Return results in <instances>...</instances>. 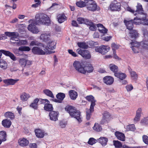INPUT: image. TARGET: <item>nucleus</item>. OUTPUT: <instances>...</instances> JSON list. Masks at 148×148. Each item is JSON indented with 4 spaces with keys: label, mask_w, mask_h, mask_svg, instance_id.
<instances>
[{
    "label": "nucleus",
    "mask_w": 148,
    "mask_h": 148,
    "mask_svg": "<svg viewBox=\"0 0 148 148\" xmlns=\"http://www.w3.org/2000/svg\"><path fill=\"white\" fill-rule=\"evenodd\" d=\"M65 109L72 117L76 119L79 123H81L82 121V119L80 117V112L75 109V107L72 106H67Z\"/></svg>",
    "instance_id": "1"
},
{
    "label": "nucleus",
    "mask_w": 148,
    "mask_h": 148,
    "mask_svg": "<svg viewBox=\"0 0 148 148\" xmlns=\"http://www.w3.org/2000/svg\"><path fill=\"white\" fill-rule=\"evenodd\" d=\"M35 19L37 22L36 24L48 25L50 22L49 17L44 14H37L35 16Z\"/></svg>",
    "instance_id": "2"
},
{
    "label": "nucleus",
    "mask_w": 148,
    "mask_h": 148,
    "mask_svg": "<svg viewBox=\"0 0 148 148\" xmlns=\"http://www.w3.org/2000/svg\"><path fill=\"white\" fill-rule=\"evenodd\" d=\"M41 47H34L32 49V51L34 54L39 55H45L47 52V48H46L43 44H40Z\"/></svg>",
    "instance_id": "3"
},
{
    "label": "nucleus",
    "mask_w": 148,
    "mask_h": 148,
    "mask_svg": "<svg viewBox=\"0 0 148 148\" xmlns=\"http://www.w3.org/2000/svg\"><path fill=\"white\" fill-rule=\"evenodd\" d=\"M142 31L145 38L144 40L140 42V45L143 48L148 49V32L146 29L144 28L142 29Z\"/></svg>",
    "instance_id": "4"
},
{
    "label": "nucleus",
    "mask_w": 148,
    "mask_h": 148,
    "mask_svg": "<svg viewBox=\"0 0 148 148\" xmlns=\"http://www.w3.org/2000/svg\"><path fill=\"white\" fill-rule=\"evenodd\" d=\"M73 66L75 70L78 72L82 74L84 72V66L82 63L80 61H75L73 64Z\"/></svg>",
    "instance_id": "5"
},
{
    "label": "nucleus",
    "mask_w": 148,
    "mask_h": 148,
    "mask_svg": "<svg viewBox=\"0 0 148 148\" xmlns=\"http://www.w3.org/2000/svg\"><path fill=\"white\" fill-rule=\"evenodd\" d=\"M109 9L112 11H119L121 10V4L115 1H112L109 6Z\"/></svg>",
    "instance_id": "6"
},
{
    "label": "nucleus",
    "mask_w": 148,
    "mask_h": 148,
    "mask_svg": "<svg viewBox=\"0 0 148 148\" xmlns=\"http://www.w3.org/2000/svg\"><path fill=\"white\" fill-rule=\"evenodd\" d=\"M19 64L22 68L29 67L32 64V61L25 58H21L19 60Z\"/></svg>",
    "instance_id": "7"
},
{
    "label": "nucleus",
    "mask_w": 148,
    "mask_h": 148,
    "mask_svg": "<svg viewBox=\"0 0 148 148\" xmlns=\"http://www.w3.org/2000/svg\"><path fill=\"white\" fill-rule=\"evenodd\" d=\"M137 9L135 11L134 10L132 9L130 7H128L127 8V10L129 12H131L133 13L135 15H137V13H139V14L141 13H142L143 11L142 5L139 3L137 4V5L136 6Z\"/></svg>",
    "instance_id": "8"
},
{
    "label": "nucleus",
    "mask_w": 148,
    "mask_h": 148,
    "mask_svg": "<svg viewBox=\"0 0 148 148\" xmlns=\"http://www.w3.org/2000/svg\"><path fill=\"white\" fill-rule=\"evenodd\" d=\"M110 48L108 46L103 45L100 47H96L95 48V50L96 51L104 55L109 51Z\"/></svg>",
    "instance_id": "9"
},
{
    "label": "nucleus",
    "mask_w": 148,
    "mask_h": 148,
    "mask_svg": "<svg viewBox=\"0 0 148 148\" xmlns=\"http://www.w3.org/2000/svg\"><path fill=\"white\" fill-rule=\"evenodd\" d=\"M29 22L31 23L27 27V29L29 31L32 33L35 34H37L39 32V30L37 27L34 24H33L34 23L33 20H30Z\"/></svg>",
    "instance_id": "10"
},
{
    "label": "nucleus",
    "mask_w": 148,
    "mask_h": 148,
    "mask_svg": "<svg viewBox=\"0 0 148 148\" xmlns=\"http://www.w3.org/2000/svg\"><path fill=\"white\" fill-rule=\"evenodd\" d=\"M86 7L88 10L91 11H95L97 9V5L94 1L92 0H88Z\"/></svg>",
    "instance_id": "11"
},
{
    "label": "nucleus",
    "mask_w": 148,
    "mask_h": 148,
    "mask_svg": "<svg viewBox=\"0 0 148 148\" xmlns=\"http://www.w3.org/2000/svg\"><path fill=\"white\" fill-rule=\"evenodd\" d=\"M76 51L79 54L85 58L89 59L91 57L90 54L88 50H82L79 48Z\"/></svg>",
    "instance_id": "12"
},
{
    "label": "nucleus",
    "mask_w": 148,
    "mask_h": 148,
    "mask_svg": "<svg viewBox=\"0 0 148 148\" xmlns=\"http://www.w3.org/2000/svg\"><path fill=\"white\" fill-rule=\"evenodd\" d=\"M2 53L6 56H9L13 61H16V57L12 53L9 51H6L2 49L0 50V59L1 57Z\"/></svg>",
    "instance_id": "13"
},
{
    "label": "nucleus",
    "mask_w": 148,
    "mask_h": 148,
    "mask_svg": "<svg viewBox=\"0 0 148 148\" xmlns=\"http://www.w3.org/2000/svg\"><path fill=\"white\" fill-rule=\"evenodd\" d=\"M50 34L48 32H42L40 36V39L43 41L47 42L50 40Z\"/></svg>",
    "instance_id": "14"
},
{
    "label": "nucleus",
    "mask_w": 148,
    "mask_h": 148,
    "mask_svg": "<svg viewBox=\"0 0 148 148\" xmlns=\"http://www.w3.org/2000/svg\"><path fill=\"white\" fill-rule=\"evenodd\" d=\"M102 119L101 121V124H103L108 122L110 119V115L109 112L105 111L103 113Z\"/></svg>",
    "instance_id": "15"
},
{
    "label": "nucleus",
    "mask_w": 148,
    "mask_h": 148,
    "mask_svg": "<svg viewBox=\"0 0 148 148\" xmlns=\"http://www.w3.org/2000/svg\"><path fill=\"white\" fill-rule=\"evenodd\" d=\"M130 44L132 45L131 47L132 50L134 53H138L139 51V47L140 44L139 42L136 41H134L130 42Z\"/></svg>",
    "instance_id": "16"
},
{
    "label": "nucleus",
    "mask_w": 148,
    "mask_h": 148,
    "mask_svg": "<svg viewBox=\"0 0 148 148\" xmlns=\"http://www.w3.org/2000/svg\"><path fill=\"white\" fill-rule=\"evenodd\" d=\"M42 102H45L46 103L45 104L44 108L45 110L48 111H50L53 110V107L51 104H50V101L47 99H43L42 100Z\"/></svg>",
    "instance_id": "17"
},
{
    "label": "nucleus",
    "mask_w": 148,
    "mask_h": 148,
    "mask_svg": "<svg viewBox=\"0 0 148 148\" xmlns=\"http://www.w3.org/2000/svg\"><path fill=\"white\" fill-rule=\"evenodd\" d=\"M114 78L110 76H107L103 78V82L107 85H111L114 82Z\"/></svg>",
    "instance_id": "18"
},
{
    "label": "nucleus",
    "mask_w": 148,
    "mask_h": 148,
    "mask_svg": "<svg viewBox=\"0 0 148 148\" xmlns=\"http://www.w3.org/2000/svg\"><path fill=\"white\" fill-rule=\"evenodd\" d=\"M59 113L57 111H52L49 114L50 119L51 121H56L58 120Z\"/></svg>",
    "instance_id": "19"
},
{
    "label": "nucleus",
    "mask_w": 148,
    "mask_h": 148,
    "mask_svg": "<svg viewBox=\"0 0 148 148\" xmlns=\"http://www.w3.org/2000/svg\"><path fill=\"white\" fill-rule=\"evenodd\" d=\"M136 17L134 18L133 20L134 23L135 24L139 25L142 24L143 21V16L140 15L139 13H137Z\"/></svg>",
    "instance_id": "20"
},
{
    "label": "nucleus",
    "mask_w": 148,
    "mask_h": 148,
    "mask_svg": "<svg viewBox=\"0 0 148 148\" xmlns=\"http://www.w3.org/2000/svg\"><path fill=\"white\" fill-rule=\"evenodd\" d=\"M35 132L36 136L38 138H42L45 135H47V134L45 133L44 130L40 129L35 130Z\"/></svg>",
    "instance_id": "21"
},
{
    "label": "nucleus",
    "mask_w": 148,
    "mask_h": 148,
    "mask_svg": "<svg viewBox=\"0 0 148 148\" xmlns=\"http://www.w3.org/2000/svg\"><path fill=\"white\" fill-rule=\"evenodd\" d=\"M86 98L88 101L91 102L90 107L91 110H92L95 105V102L96 101L94 97L92 95H89L87 96Z\"/></svg>",
    "instance_id": "22"
},
{
    "label": "nucleus",
    "mask_w": 148,
    "mask_h": 148,
    "mask_svg": "<svg viewBox=\"0 0 148 148\" xmlns=\"http://www.w3.org/2000/svg\"><path fill=\"white\" fill-rule=\"evenodd\" d=\"M18 80V79H8L3 80V82L7 86L13 85Z\"/></svg>",
    "instance_id": "23"
},
{
    "label": "nucleus",
    "mask_w": 148,
    "mask_h": 148,
    "mask_svg": "<svg viewBox=\"0 0 148 148\" xmlns=\"http://www.w3.org/2000/svg\"><path fill=\"white\" fill-rule=\"evenodd\" d=\"M84 72L82 73L83 74H85L86 73H90L92 72L93 68L91 64H87L86 66H84Z\"/></svg>",
    "instance_id": "24"
},
{
    "label": "nucleus",
    "mask_w": 148,
    "mask_h": 148,
    "mask_svg": "<svg viewBox=\"0 0 148 148\" xmlns=\"http://www.w3.org/2000/svg\"><path fill=\"white\" fill-rule=\"evenodd\" d=\"M133 22L132 20L130 21H127L126 20H124V23L126 26L127 29L130 31L132 30L134 26Z\"/></svg>",
    "instance_id": "25"
},
{
    "label": "nucleus",
    "mask_w": 148,
    "mask_h": 148,
    "mask_svg": "<svg viewBox=\"0 0 148 148\" xmlns=\"http://www.w3.org/2000/svg\"><path fill=\"white\" fill-rule=\"evenodd\" d=\"M97 26L98 27V30L100 33L103 34H106L107 33L108 30V29L104 27L102 24H97Z\"/></svg>",
    "instance_id": "26"
},
{
    "label": "nucleus",
    "mask_w": 148,
    "mask_h": 148,
    "mask_svg": "<svg viewBox=\"0 0 148 148\" xmlns=\"http://www.w3.org/2000/svg\"><path fill=\"white\" fill-rule=\"evenodd\" d=\"M58 21L59 23H62L67 20V18L64 13L61 14L57 16Z\"/></svg>",
    "instance_id": "27"
},
{
    "label": "nucleus",
    "mask_w": 148,
    "mask_h": 148,
    "mask_svg": "<svg viewBox=\"0 0 148 148\" xmlns=\"http://www.w3.org/2000/svg\"><path fill=\"white\" fill-rule=\"evenodd\" d=\"M69 95L70 98L72 100H75L77 97V92L74 90H71L69 92Z\"/></svg>",
    "instance_id": "28"
},
{
    "label": "nucleus",
    "mask_w": 148,
    "mask_h": 148,
    "mask_svg": "<svg viewBox=\"0 0 148 148\" xmlns=\"http://www.w3.org/2000/svg\"><path fill=\"white\" fill-rule=\"evenodd\" d=\"M12 124L11 121L8 119H5L3 120L2 121V124L5 127L9 128Z\"/></svg>",
    "instance_id": "29"
},
{
    "label": "nucleus",
    "mask_w": 148,
    "mask_h": 148,
    "mask_svg": "<svg viewBox=\"0 0 148 148\" xmlns=\"http://www.w3.org/2000/svg\"><path fill=\"white\" fill-rule=\"evenodd\" d=\"M115 135L118 139L122 141L125 140V136L124 134L118 132L115 133Z\"/></svg>",
    "instance_id": "30"
},
{
    "label": "nucleus",
    "mask_w": 148,
    "mask_h": 148,
    "mask_svg": "<svg viewBox=\"0 0 148 148\" xmlns=\"http://www.w3.org/2000/svg\"><path fill=\"white\" fill-rule=\"evenodd\" d=\"M18 143L19 145L22 147H25L27 146L29 144V141L25 138L20 139Z\"/></svg>",
    "instance_id": "31"
},
{
    "label": "nucleus",
    "mask_w": 148,
    "mask_h": 148,
    "mask_svg": "<svg viewBox=\"0 0 148 148\" xmlns=\"http://www.w3.org/2000/svg\"><path fill=\"white\" fill-rule=\"evenodd\" d=\"M108 139L105 137H101L97 139V142L100 143L103 146H105L107 144Z\"/></svg>",
    "instance_id": "32"
},
{
    "label": "nucleus",
    "mask_w": 148,
    "mask_h": 148,
    "mask_svg": "<svg viewBox=\"0 0 148 148\" xmlns=\"http://www.w3.org/2000/svg\"><path fill=\"white\" fill-rule=\"evenodd\" d=\"M39 99L38 98L35 99L33 102L30 104L29 106L34 109H37L38 107V103Z\"/></svg>",
    "instance_id": "33"
},
{
    "label": "nucleus",
    "mask_w": 148,
    "mask_h": 148,
    "mask_svg": "<svg viewBox=\"0 0 148 148\" xmlns=\"http://www.w3.org/2000/svg\"><path fill=\"white\" fill-rule=\"evenodd\" d=\"M130 36L133 39H135L138 36V33L137 31L135 30H132L130 32Z\"/></svg>",
    "instance_id": "34"
},
{
    "label": "nucleus",
    "mask_w": 148,
    "mask_h": 148,
    "mask_svg": "<svg viewBox=\"0 0 148 148\" xmlns=\"http://www.w3.org/2000/svg\"><path fill=\"white\" fill-rule=\"evenodd\" d=\"M77 21L79 24H86V25L89 24V21L86 19L79 17L77 18Z\"/></svg>",
    "instance_id": "35"
},
{
    "label": "nucleus",
    "mask_w": 148,
    "mask_h": 148,
    "mask_svg": "<svg viewBox=\"0 0 148 148\" xmlns=\"http://www.w3.org/2000/svg\"><path fill=\"white\" fill-rule=\"evenodd\" d=\"M30 97V95L25 92H23L20 95L21 100L23 101H27Z\"/></svg>",
    "instance_id": "36"
},
{
    "label": "nucleus",
    "mask_w": 148,
    "mask_h": 148,
    "mask_svg": "<svg viewBox=\"0 0 148 148\" xmlns=\"http://www.w3.org/2000/svg\"><path fill=\"white\" fill-rule=\"evenodd\" d=\"M114 75L115 77L121 80L125 79L127 77V75L125 73H122L117 72V73H115Z\"/></svg>",
    "instance_id": "37"
},
{
    "label": "nucleus",
    "mask_w": 148,
    "mask_h": 148,
    "mask_svg": "<svg viewBox=\"0 0 148 148\" xmlns=\"http://www.w3.org/2000/svg\"><path fill=\"white\" fill-rule=\"evenodd\" d=\"M108 67L110 70L114 73H117L118 71V66L113 64H110Z\"/></svg>",
    "instance_id": "38"
},
{
    "label": "nucleus",
    "mask_w": 148,
    "mask_h": 148,
    "mask_svg": "<svg viewBox=\"0 0 148 148\" xmlns=\"http://www.w3.org/2000/svg\"><path fill=\"white\" fill-rule=\"evenodd\" d=\"M56 43L53 41L49 42L47 45V46L46 47L47 48V51L48 50V49H49L52 50L54 49L56 47Z\"/></svg>",
    "instance_id": "39"
},
{
    "label": "nucleus",
    "mask_w": 148,
    "mask_h": 148,
    "mask_svg": "<svg viewBox=\"0 0 148 148\" xmlns=\"http://www.w3.org/2000/svg\"><path fill=\"white\" fill-rule=\"evenodd\" d=\"M88 0H85L84 1L80 0L76 2V4L77 6L80 8H83L86 6Z\"/></svg>",
    "instance_id": "40"
},
{
    "label": "nucleus",
    "mask_w": 148,
    "mask_h": 148,
    "mask_svg": "<svg viewBox=\"0 0 148 148\" xmlns=\"http://www.w3.org/2000/svg\"><path fill=\"white\" fill-rule=\"evenodd\" d=\"M4 116L6 118H9L11 120L14 119V115L13 113L11 112H7L5 113Z\"/></svg>",
    "instance_id": "41"
},
{
    "label": "nucleus",
    "mask_w": 148,
    "mask_h": 148,
    "mask_svg": "<svg viewBox=\"0 0 148 148\" xmlns=\"http://www.w3.org/2000/svg\"><path fill=\"white\" fill-rule=\"evenodd\" d=\"M43 92L47 96L52 98H54V96L52 92L49 89H44L43 90Z\"/></svg>",
    "instance_id": "42"
},
{
    "label": "nucleus",
    "mask_w": 148,
    "mask_h": 148,
    "mask_svg": "<svg viewBox=\"0 0 148 148\" xmlns=\"http://www.w3.org/2000/svg\"><path fill=\"white\" fill-rule=\"evenodd\" d=\"M128 69L131 76L132 79L134 81L136 80L138 78L137 74H136L135 72L132 71V70H130L129 68Z\"/></svg>",
    "instance_id": "43"
},
{
    "label": "nucleus",
    "mask_w": 148,
    "mask_h": 148,
    "mask_svg": "<svg viewBox=\"0 0 148 148\" xmlns=\"http://www.w3.org/2000/svg\"><path fill=\"white\" fill-rule=\"evenodd\" d=\"M8 65L6 61L3 59L0 60V67L5 70L7 68Z\"/></svg>",
    "instance_id": "44"
},
{
    "label": "nucleus",
    "mask_w": 148,
    "mask_h": 148,
    "mask_svg": "<svg viewBox=\"0 0 148 148\" xmlns=\"http://www.w3.org/2000/svg\"><path fill=\"white\" fill-rule=\"evenodd\" d=\"M94 108L92 110H91L90 107V109H87L86 110V118L87 120H89L91 116V113L94 111Z\"/></svg>",
    "instance_id": "45"
},
{
    "label": "nucleus",
    "mask_w": 148,
    "mask_h": 148,
    "mask_svg": "<svg viewBox=\"0 0 148 148\" xmlns=\"http://www.w3.org/2000/svg\"><path fill=\"white\" fill-rule=\"evenodd\" d=\"M14 40L15 41H17V42L16 43L18 46H21V45H27L28 44L27 41V40Z\"/></svg>",
    "instance_id": "46"
},
{
    "label": "nucleus",
    "mask_w": 148,
    "mask_h": 148,
    "mask_svg": "<svg viewBox=\"0 0 148 148\" xmlns=\"http://www.w3.org/2000/svg\"><path fill=\"white\" fill-rule=\"evenodd\" d=\"M6 132L4 131L0 132V140L2 142L6 140Z\"/></svg>",
    "instance_id": "47"
},
{
    "label": "nucleus",
    "mask_w": 148,
    "mask_h": 148,
    "mask_svg": "<svg viewBox=\"0 0 148 148\" xmlns=\"http://www.w3.org/2000/svg\"><path fill=\"white\" fill-rule=\"evenodd\" d=\"M93 129L95 131L99 132L102 130V127L98 123H95L93 127Z\"/></svg>",
    "instance_id": "48"
},
{
    "label": "nucleus",
    "mask_w": 148,
    "mask_h": 148,
    "mask_svg": "<svg viewBox=\"0 0 148 148\" xmlns=\"http://www.w3.org/2000/svg\"><path fill=\"white\" fill-rule=\"evenodd\" d=\"M65 96V94L63 93L60 92L58 93L56 95V98L59 99L61 102L64 99Z\"/></svg>",
    "instance_id": "49"
},
{
    "label": "nucleus",
    "mask_w": 148,
    "mask_h": 148,
    "mask_svg": "<svg viewBox=\"0 0 148 148\" xmlns=\"http://www.w3.org/2000/svg\"><path fill=\"white\" fill-rule=\"evenodd\" d=\"M140 15L143 16V20L142 22V24L143 25H148V19H146V14L143 13V11L142 13L140 14Z\"/></svg>",
    "instance_id": "50"
},
{
    "label": "nucleus",
    "mask_w": 148,
    "mask_h": 148,
    "mask_svg": "<svg viewBox=\"0 0 148 148\" xmlns=\"http://www.w3.org/2000/svg\"><path fill=\"white\" fill-rule=\"evenodd\" d=\"M77 45L79 47L84 49H87L88 47L86 43L84 42H78Z\"/></svg>",
    "instance_id": "51"
},
{
    "label": "nucleus",
    "mask_w": 148,
    "mask_h": 148,
    "mask_svg": "<svg viewBox=\"0 0 148 148\" xmlns=\"http://www.w3.org/2000/svg\"><path fill=\"white\" fill-rule=\"evenodd\" d=\"M126 129L127 131H134L136 128L134 124H130L126 126Z\"/></svg>",
    "instance_id": "52"
},
{
    "label": "nucleus",
    "mask_w": 148,
    "mask_h": 148,
    "mask_svg": "<svg viewBox=\"0 0 148 148\" xmlns=\"http://www.w3.org/2000/svg\"><path fill=\"white\" fill-rule=\"evenodd\" d=\"M17 50H18L20 51H29L30 50V48L27 46H22L19 47L18 48V50L17 49Z\"/></svg>",
    "instance_id": "53"
},
{
    "label": "nucleus",
    "mask_w": 148,
    "mask_h": 148,
    "mask_svg": "<svg viewBox=\"0 0 148 148\" xmlns=\"http://www.w3.org/2000/svg\"><path fill=\"white\" fill-rule=\"evenodd\" d=\"M19 36V35L18 33L17 32H12L10 40H14V39L18 38Z\"/></svg>",
    "instance_id": "54"
},
{
    "label": "nucleus",
    "mask_w": 148,
    "mask_h": 148,
    "mask_svg": "<svg viewBox=\"0 0 148 148\" xmlns=\"http://www.w3.org/2000/svg\"><path fill=\"white\" fill-rule=\"evenodd\" d=\"M113 143L114 145L116 147L120 148L122 147L121 143L118 140H114Z\"/></svg>",
    "instance_id": "55"
},
{
    "label": "nucleus",
    "mask_w": 148,
    "mask_h": 148,
    "mask_svg": "<svg viewBox=\"0 0 148 148\" xmlns=\"http://www.w3.org/2000/svg\"><path fill=\"white\" fill-rule=\"evenodd\" d=\"M140 123L142 125H148V117L144 118L142 119Z\"/></svg>",
    "instance_id": "56"
},
{
    "label": "nucleus",
    "mask_w": 148,
    "mask_h": 148,
    "mask_svg": "<svg viewBox=\"0 0 148 148\" xmlns=\"http://www.w3.org/2000/svg\"><path fill=\"white\" fill-rule=\"evenodd\" d=\"M88 25L90 26L89 29L91 30L95 31L96 30L97 28L96 26H97L94 23L90 22L89 24Z\"/></svg>",
    "instance_id": "57"
},
{
    "label": "nucleus",
    "mask_w": 148,
    "mask_h": 148,
    "mask_svg": "<svg viewBox=\"0 0 148 148\" xmlns=\"http://www.w3.org/2000/svg\"><path fill=\"white\" fill-rule=\"evenodd\" d=\"M97 142V140L93 138H91L89 139L88 142V143L91 145H92Z\"/></svg>",
    "instance_id": "58"
},
{
    "label": "nucleus",
    "mask_w": 148,
    "mask_h": 148,
    "mask_svg": "<svg viewBox=\"0 0 148 148\" xmlns=\"http://www.w3.org/2000/svg\"><path fill=\"white\" fill-rule=\"evenodd\" d=\"M143 140L146 145H148V137L146 135H143L142 136Z\"/></svg>",
    "instance_id": "59"
},
{
    "label": "nucleus",
    "mask_w": 148,
    "mask_h": 148,
    "mask_svg": "<svg viewBox=\"0 0 148 148\" xmlns=\"http://www.w3.org/2000/svg\"><path fill=\"white\" fill-rule=\"evenodd\" d=\"M40 43H39L37 41L34 40L31 41L30 44V46H33L34 45L40 46Z\"/></svg>",
    "instance_id": "60"
},
{
    "label": "nucleus",
    "mask_w": 148,
    "mask_h": 148,
    "mask_svg": "<svg viewBox=\"0 0 148 148\" xmlns=\"http://www.w3.org/2000/svg\"><path fill=\"white\" fill-rule=\"evenodd\" d=\"M125 88L128 91H130L133 89V86L131 84L127 85L126 86Z\"/></svg>",
    "instance_id": "61"
},
{
    "label": "nucleus",
    "mask_w": 148,
    "mask_h": 148,
    "mask_svg": "<svg viewBox=\"0 0 148 148\" xmlns=\"http://www.w3.org/2000/svg\"><path fill=\"white\" fill-rule=\"evenodd\" d=\"M140 117L141 116L136 114V116L134 119V122L135 123H136L140 120Z\"/></svg>",
    "instance_id": "62"
},
{
    "label": "nucleus",
    "mask_w": 148,
    "mask_h": 148,
    "mask_svg": "<svg viewBox=\"0 0 148 148\" xmlns=\"http://www.w3.org/2000/svg\"><path fill=\"white\" fill-rule=\"evenodd\" d=\"M119 46L116 45L115 43H113L112 44V47L113 51H115L116 49H117L119 48Z\"/></svg>",
    "instance_id": "63"
},
{
    "label": "nucleus",
    "mask_w": 148,
    "mask_h": 148,
    "mask_svg": "<svg viewBox=\"0 0 148 148\" xmlns=\"http://www.w3.org/2000/svg\"><path fill=\"white\" fill-rule=\"evenodd\" d=\"M142 109L141 108H139L136 111V115L141 116L142 114Z\"/></svg>",
    "instance_id": "64"
}]
</instances>
